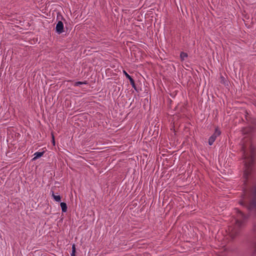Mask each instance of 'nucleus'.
Returning a JSON list of instances; mask_svg holds the SVG:
<instances>
[{
	"label": "nucleus",
	"mask_w": 256,
	"mask_h": 256,
	"mask_svg": "<svg viewBox=\"0 0 256 256\" xmlns=\"http://www.w3.org/2000/svg\"><path fill=\"white\" fill-rule=\"evenodd\" d=\"M124 74L126 76V78H128V80H130V84L132 85V87L134 89L136 90V88L134 80L130 76L125 70L123 71Z\"/></svg>",
	"instance_id": "obj_5"
},
{
	"label": "nucleus",
	"mask_w": 256,
	"mask_h": 256,
	"mask_svg": "<svg viewBox=\"0 0 256 256\" xmlns=\"http://www.w3.org/2000/svg\"><path fill=\"white\" fill-rule=\"evenodd\" d=\"M52 196L54 198L55 201L59 202L61 200V197L60 195H55L54 191H51Z\"/></svg>",
	"instance_id": "obj_7"
},
{
	"label": "nucleus",
	"mask_w": 256,
	"mask_h": 256,
	"mask_svg": "<svg viewBox=\"0 0 256 256\" xmlns=\"http://www.w3.org/2000/svg\"><path fill=\"white\" fill-rule=\"evenodd\" d=\"M60 206H61V208H62V212H66L67 211V205H66V204L64 202H62L60 203Z\"/></svg>",
	"instance_id": "obj_8"
},
{
	"label": "nucleus",
	"mask_w": 256,
	"mask_h": 256,
	"mask_svg": "<svg viewBox=\"0 0 256 256\" xmlns=\"http://www.w3.org/2000/svg\"><path fill=\"white\" fill-rule=\"evenodd\" d=\"M53 142H54V138H53Z\"/></svg>",
	"instance_id": "obj_16"
},
{
	"label": "nucleus",
	"mask_w": 256,
	"mask_h": 256,
	"mask_svg": "<svg viewBox=\"0 0 256 256\" xmlns=\"http://www.w3.org/2000/svg\"><path fill=\"white\" fill-rule=\"evenodd\" d=\"M72 252L73 254L76 252V246L74 244L72 246Z\"/></svg>",
	"instance_id": "obj_12"
},
{
	"label": "nucleus",
	"mask_w": 256,
	"mask_h": 256,
	"mask_svg": "<svg viewBox=\"0 0 256 256\" xmlns=\"http://www.w3.org/2000/svg\"><path fill=\"white\" fill-rule=\"evenodd\" d=\"M220 83L221 84H224V85L226 84L227 82L225 80V78H224V76H221L220 77Z\"/></svg>",
	"instance_id": "obj_10"
},
{
	"label": "nucleus",
	"mask_w": 256,
	"mask_h": 256,
	"mask_svg": "<svg viewBox=\"0 0 256 256\" xmlns=\"http://www.w3.org/2000/svg\"><path fill=\"white\" fill-rule=\"evenodd\" d=\"M188 56V54L184 52H181L180 54V58L182 60H184L185 58Z\"/></svg>",
	"instance_id": "obj_9"
},
{
	"label": "nucleus",
	"mask_w": 256,
	"mask_h": 256,
	"mask_svg": "<svg viewBox=\"0 0 256 256\" xmlns=\"http://www.w3.org/2000/svg\"><path fill=\"white\" fill-rule=\"evenodd\" d=\"M86 82H76L74 83V86H79L82 84H86Z\"/></svg>",
	"instance_id": "obj_11"
},
{
	"label": "nucleus",
	"mask_w": 256,
	"mask_h": 256,
	"mask_svg": "<svg viewBox=\"0 0 256 256\" xmlns=\"http://www.w3.org/2000/svg\"><path fill=\"white\" fill-rule=\"evenodd\" d=\"M56 30L58 34H60L64 32V24L62 22H58L56 26Z\"/></svg>",
	"instance_id": "obj_4"
},
{
	"label": "nucleus",
	"mask_w": 256,
	"mask_h": 256,
	"mask_svg": "<svg viewBox=\"0 0 256 256\" xmlns=\"http://www.w3.org/2000/svg\"><path fill=\"white\" fill-rule=\"evenodd\" d=\"M253 254H256V244L254 245V246Z\"/></svg>",
	"instance_id": "obj_13"
},
{
	"label": "nucleus",
	"mask_w": 256,
	"mask_h": 256,
	"mask_svg": "<svg viewBox=\"0 0 256 256\" xmlns=\"http://www.w3.org/2000/svg\"><path fill=\"white\" fill-rule=\"evenodd\" d=\"M71 256H75V253H74V254H73V253L72 252L71 254Z\"/></svg>",
	"instance_id": "obj_15"
},
{
	"label": "nucleus",
	"mask_w": 256,
	"mask_h": 256,
	"mask_svg": "<svg viewBox=\"0 0 256 256\" xmlns=\"http://www.w3.org/2000/svg\"><path fill=\"white\" fill-rule=\"evenodd\" d=\"M244 167L243 178L244 179L242 194L239 201L240 205L246 208L250 216L256 220V179L248 182L254 171V148L250 146V154L246 152V146H242Z\"/></svg>",
	"instance_id": "obj_1"
},
{
	"label": "nucleus",
	"mask_w": 256,
	"mask_h": 256,
	"mask_svg": "<svg viewBox=\"0 0 256 256\" xmlns=\"http://www.w3.org/2000/svg\"><path fill=\"white\" fill-rule=\"evenodd\" d=\"M221 134L220 131L218 128H216L214 134L210 136L208 139V144L212 146L216 140L217 136H219Z\"/></svg>",
	"instance_id": "obj_3"
},
{
	"label": "nucleus",
	"mask_w": 256,
	"mask_h": 256,
	"mask_svg": "<svg viewBox=\"0 0 256 256\" xmlns=\"http://www.w3.org/2000/svg\"><path fill=\"white\" fill-rule=\"evenodd\" d=\"M252 122L254 124V125H256V120H253L252 121Z\"/></svg>",
	"instance_id": "obj_14"
},
{
	"label": "nucleus",
	"mask_w": 256,
	"mask_h": 256,
	"mask_svg": "<svg viewBox=\"0 0 256 256\" xmlns=\"http://www.w3.org/2000/svg\"><path fill=\"white\" fill-rule=\"evenodd\" d=\"M44 154V152H36L34 154V157L32 158V160H37L38 158H40L41 156H42Z\"/></svg>",
	"instance_id": "obj_6"
},
{
	"label": "nucleus",
	"mask_w": 256,
	"mask_h": 256,
	"mask_svg": "<svg viewBox=\"0 0 256 256\" xmlns=\"http://www.w3.org/2000/svg\"><path fill=\"white\" fill-rule=\"evenodd\" d=\"M238 211L234 224L228 227L230 235L232 238H234L239 234L240 228L244 226L247 218L246 216L242 212L239 210Z\"/></svg>",
	"instance_id": "obj_2"
}]
</instances>
